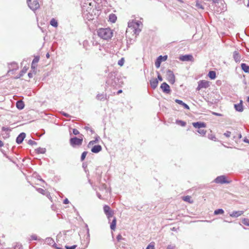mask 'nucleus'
Instances as JSON below:
<instances>
[{
  "mask_svg": "<svg viewBox=\"0 0 249 249\" xmlns=\"http://www.w3.org/2000/svg\"><path fill=\"white\" fill-rule=\"evenodd\" d=\"M117 240L118 242H121L122 240H125V239L121 234H118L117 236Z\"/></svg>",
  "mask_w": 249,
  "mask_h": 249,
  "instance_id": "obj_43",
  "label": "nucleus"
},
{
  "mask_svg": "<svg viewBox=\"0 0 249 249\" xmlns=\"http://www.w3.org/2000/svg\"><path fill=\"white\" fill-rule=\"evenodd\" d=\"M208 76L211 79H214L216 77L215 72L214 71H210Z\"/></svg>",
  "mask_w": 249,
  "mask_h": 249,
  "instance_id": "obj_27",
  "label": "nucleus"
},
{
  "mask_svg": "<svg viewBox=\"0 0 249 249\" xmlns=\"http://www.w3.org/2000/svg\"><path fill=\"white\" fill-rule=\"evenodd\" d=\"M46 241L47 242V243L49 245H55L54 242L52 238H47L46 239Z\"/></svg>",
  "mask_w": 249,
  "mask_h": 249,
  "instance_id": "obj_31",
  "label": "nucleus"
},
{
  "mask_svg": "<svg viewBox=\"0 0 249 249\" xmlns=\"http://www.w3.org/2000/svg\"><path fill=\"white\" fill-rule=\"evenodd\" d=\"M214 182L216 183H229V181H227L225 176H220L217 177L215 179Z\"/></svg>",
  "mask_w": 249,
  "mask_h": 249,
  "instance_id": "obj_9",
  "label": "nucleus"
},
{
  "mask_svg": "<svg viewBox=\"0 0 249 249\" xmlns=\"http://www.w3.org/2000/svg\"><path fill=\"white\" fill-rule=\"evenodd\" d=\"M195 6L198 9L203 10L204 9V6L198 1L196 2Z\"/></svg>",
  "mask_w": 249,
  "mask_h": 249,
  "instance_id": "obj_33",
  "label": "nucleus"
},
{
  "mask_svg": "<svg viewBox=\"0 0 249 249\" xmlns=\"http://www.w3.org/2000/svg\"><path fill=\"white\" fill-rule=\"evenodd\" d=\"M96 98L97 100L99 101H104L105 100H108L107 94L104 93L98 94L96 97Z\"/></svg>",
  "mask_w": 249,
  "mask_h": 249,
  "instance_id": "obj_16",
  "label": "nucleus"
},
{
  "mask_svg": "<svg viewBox=\"0 0 249 249\" xmlns=\"http://www.w3.org/2000/svg\"><path fill=\"white\" fill-rule=\"evenodd\" d=\"M179 60L182 61H194V58L191 54H185L181 55L179 58Z\"/></svg>",
  "mask_w": 249,
  "mask_h": 249,
  "instance_id": "obj_8",
  "label": "nucleus"
},
{
  "mask_svg": "<svg viewBox=\"0 0 249 249\" xmlns=\"http://www.w3.org/2000/svg\"><path fill=\"white\" fill-rule=\"evenodd\" d=\"M84 17L86 18L89 20H92L93 18H92V15H88V14L84 13Z\"/></svg>",
  "mask_w": 249,
  "mask_h": 249,
  "instance_id": "obj_40",
  "label": "nucleus"
},
{
  "mask_svg": "<svg viewBox=\"0 0 249 249\" xmlns=\"http://www.w3.org/2000/svg\"><path fill=\"white\" fill-rule=\"evenodd\" d=\"M124 58H122L118 61V64L121 66H122L124 64Z\"/></svg>",
  "mask_w": 249,
  "mask_h": 249,
  "instance_id": "obj_44",
  "label": "nucleus"
},
{
  "mask_svg": "<svg viewBox=\"0 0 249 249\" xmlns=\"http://www.w3.org/2000/svg\"><path fill=\"white\" fill-rule=\"evenodd\" d=\"M84 129L87 131H90L92 134L94 133V131L92 130V129L88 126H85Z\"/></svg>",
  "mask_w": 249,
  "mask_h": 249,
  "instance_id": "obj_46",
  "label": "nucleus"
},
{
  "mask_svg": "<svg viewBox=\"0 0 249 249\" xmlns=\"http://www.w3.org/2000/svg\"><path fill=\"white\" fill-rule=\"evenodd\" d=\"M100 139V137L99 136H97L94 140L91 141L89 142L88 147H90L91 146L93 145L94 144L98 143L99 142V140Z\"/></svg>",
  "mask_w": 249,
  "mask_h": 249,
  "instance_id": "obj_23",
  "label": "nucleus"
},
{
  "mask_svg": "<svg viewBox=\"0 0 249 249\" xmlns=\"http://www.w3.org/2000/svg\"><path fill=\"white\" fill-rule=\"evenodd\" d=\"M231 132L229 131H227L226 132H225L224 133V135L228 138L230 137L231 136Z\"/></svg>",
  "mask_w": 249,
  "mask_h": 249,
  "instance_id": "obj_48",
  "label": "nucleus"
},
{
  "mask_svg": "<svg viewBox=\"0 0 249 249\" xmlns=\"http://www.w3.org/2000/svg\"><path fill=\"white\" fill-rule=\"evenodd\" d=\"M29 7L34 11L39 7V4L37 0H27Z\"/></svg>",
  "mask_w": 249,
  "mask_h": 249,
  "instance_id": "obj_4",
  "label": "nucleus"
},
{
  "mask_svg": "<svg viewBox=\"0 0 249 249\" xmlns=\"http://www.w3.org/2000/svg\"><path fill=\"white\" fill-rule=\"evenodd\" d=\"M28 143L30 145H36L37 143L34 141H33L32 140H29L28 142Z\"/></svg>",
  "mask_w": 249,
  "mask_h": 249,
  "instance_id": "obj_47",
  "label": "nucleus"
},
{
  "mask_svg": "<svg viewBox=\"0 0 249 249\" xmlns=\"http://www.w3.org/2000/svg\"><path fill=\"white\" fill-rule=\"evenodd\" d=\"M150 83L151 87L155 89L158 86V80L156 78H152L150 80Z\"/></svg>",
  "mask_w": 249,
  "mask_h": 249,
  "instance_id": "obj_17",
  "label": "nucleus"
},
{
  "mask_svg": "<svg viewBox=\"0 0 249 249\" xmlns=\"http://www.w3.org/2000/svg\"><path fill=\"white\" fill-rule=\"evenodd\" d=\"M167 249H176V247L175 246L169 245L167 246Z\"/></svg>",
  "mask_w": 249,
  "mask_h": 249,
  "instance_id": "obj_53",
  "label": "nucleus"
},
{
  "mask_svg": "<svg viewBox=\"0 0 249 249\" xmlns=\"http://www.w3.org/2000/svg\"><path fill=\"white\" fill-rule=\"evenodd\" d=\"M234 108L235 110L239 112H242L243 111V107L242 105V101L241 100L240 103L234 105Z\"/></svg>",
  "mask_w": 249,
  "mask_h": 249,
  "instance_id": "obj_19",
  "label": "nucleus"
},
{
  "mask_svg": "<svg viewBox=\"0 0 249 249\" xmlns=\"http://www.w3.org/2000/svg\"><path fill=\"white\" fill-rule=\"evenodd\" d=\"M31 237L32 240H37V236L36 235H33L31 236Z\"/></svg>",
  "mask_w": 249,
  "mask_h": 249,
  "instance_id": "obj_55",
  "label": "nucleus"
},
{
  "mask_svg": "<svg viewBox=\"0 0 249 249\" xmlns=\"http://www.w3.org/2000/svg\"><path fill=\"white\" fill-rule=\"evenodd\" d=\"M175 102L178 104L182 106L188 110L190 109L189 107L186 104L184 103L182 101L178 99H176Z\"/></svg>",
  "mask_w": 249,
  "mask_h": 249,
  "instance_id": "obj_21",
  "label": "nucleus"
},
{
  "mask_svg": "<svg viewBox=\"0 0 249 249\" xmlns=\"http://www.w3.org/2000/svg\"><path fill=\"white\" fill-rule=\"evenodd\" d=\"M122 90L120 89V90H119L118 91V92H117V94H120V93H122Z\"/></svg>",
  "mask_w": 249,
  "mask_h": 249,
  "instance_id": "obj_64",
  "label": "nucleus"
},
{
  "mask_svg": "<svg viewBox=\"0 0 249 249\" xmlns=\"http://www.w3.org/2000/svg\"><path fill=\"white\" fill-rule=\"evenodd\" d=\"M72 133H73V134H74L75 135H77L79 134V131L77 129H75V128L73 129Z\"/></svg>",
  "mask_w": 249,
  "mask_h": 249,
  "instance_id": "obj_50",
  "label": "nucleus"
},
{
  "mask_svg": "<svg viewBox=\"0 0 249 249\" xmlns=\"http://www.w3.org/2000/svg\"><path fill=\"white\" fill-rule=\"evenodd\" d=\"M60 113L61 114H62L63 116H64L65 117H70V115L69 114H68V113H65V112H63V111H61L60 112Z\"/></svg>",
  "mask_w": 249,
  "mask_h": 249,
  "instance_id": "obj_52",
  "label": "nucleus"
},
{
  "mask_svg": "<svg viewBox=\"0 0 249 249\" xmlns=\"http://www.w3.org/2000/svg\"><path fill=\"white\" fill-rule=\"evenodd\" d=\"M224 210L222 209H218L216 210L214 212V214L215 215H217L219 214H223L224 213Z\"/></svg>",
  "mask_w": 249,
  "mask_h": 249,
  "instance_id": "obj_32",
  "label": "nucleus"
},
{
  "mask_svg": "<svg viewBox=\"0 0 249 249\" xmlns=\"http://www.w3.org/2000/svg\"><path fill=\"white\" fill-rule=\"evenodd\" d=\"M17 107L19 109H22L24 107V104L22 101H18L16 104Z\"/></svg>",
  "mask_w": 249,
  "mask_h": 249,
  "instance_id": "obj_25",
  "label": "nucleus"
},
{
  "mask_svg": "<svg viewBox=\"0 0 249 249\" xmlns=\"http://www.w3.org/2000/svg\"><path fill=\"white\" fill-rule=\"evenodd\" d=\"M14 249H23L21 244L19 243H16L14 246Z\"/></svg>",
  "mask_w": 249,
  "mask_h": 249,
  "instance_id": "obj_34",
  "label": "nucleus"
},
{
  "mask_svg": "<svg viewBox=\"0 0 249 249\" xmlns=\"http://www.w3.org/2000/svg\"><path fill=\"white\" fill-rule=\"evenodd\" d=\"M197 132L199 133L201 136H204L206 134V131L204 129H201L200 128L197 130Z\"/></svg>",
  "mask_w": 249,
  "mask_h": 249,
  "instance_id": "obj_39",
  "label": "nucleus"
},
{
  "mask_svg": "<svg viewBox=\"0 0 249 249\" xmlns=\"http://www.w3.org/2000/svg\"><path fill=\"white\" fill-rule=\"evenodd\" d=\"M157 73H158V79L159 80H160V81H162L163 80V79L161 77V76L160 74V73L157 72Z\"/></svg>",
  "mask_w": 249,
  "mask_h": 249,
  "instance_id": "obj_54",
  "label": "nucleus"
},
{
  "mask_svg": "<svg viewBox=\"0 0 249 249\" xmlns=\"http://www.w3.org/2000/svg\"><path fill=\"white\" fill-rule=\"evenodd\" d=\"M102 149V148L100 145H95L91 148V151L93 153H98L100 152Z\"/></svg>",
  "mask_w": 249,
  "mask_h": 249,
  "instance_id": "obj_15",
  "label": "nucleus"
},
{
  "mask_svg": "<svg viewBox=\"0 0 249 249\" xmlns=\"http://www.w3.org/2000/svg\"><path fill=\"white\" fill-rule=\"evenodd\" d=\"M97 33L98 36L104 40H108L110 39L113 36L112 30L108 28H100L98 29Z\"/></svg>",
  "mask_w": 249,
  "mask_h": 249,
  "instance_id": "obj_2",
  "label": "nucleus"
},
{
  "mask_svg": "<svg viewBox=\"0 0 249 249\" xmlns=\"http://www.w3.org/2000/svg\"><path fill=\"white\" fill-rule=\"evenodd\" d=\"M110 227L112 230H115L116 225V218L115 217H112L111 219Z\"/></svg>",
  "mask_w": 249,
  "mask_h": 249,
  "instance_id": "obj_20",
  "label": "nucleus"
},
{
  "mask_svg": "<svg viewBox=\"0 0 249 249\" xmlns=\"http://www.w3.org/2000/svg\"><path fill=\"white\" fill-rule=\"evenodd\" d=\"M36 150L38 154H44L46 152V149L44 148L39 147Z\"/></svg>",
  "mask_w": 249,
  "mask_h": 249,
  "instance_id": "obj_29",
  "label": "nucleus"
},
{
  "mask_svg": "<svg viewBox=\"0 0 249 249\" xmlns=\"http://www.w3.org/2000/svg\"><path fill=\"white\" fill-rule=\"evenodd\" d=\"M117 20V17L115 14H111L109 16V20L112 22L114 23Z\"/></svg>",
  "mask_w": 249,
  "mask_h": 249,
  "instance_id": "obj_26",
  "label": "nucleus"
},
{
  "mask_svg": "<svg viewBox=\"0 0 249 249\" xmlns=\"http://www.w3.org/2000/svg\"><path fill=\"white\" fill-rule=\"evenodd\" d=\"M104 211L109 222H110L114 214L113 211L110 209V208L108 205H106L104 206Z\"/></svg>",
  "mask_w": 249,
  "mask_h": 249,
  "instance_id": "obj_5",
  "label": "nucleus"
},
{
  "mask_svg": "<svg viewBox=\"0 0 249 249\" xmlns=\"http://www.w3.org/2000/svg\"><path fill=\"white\" fill-rule=\"evenodd\" d=\"M107 188V185L105 184H103L102 185V188L106 189Z\"/></svg>",
  "mask_w": 249,
  "mask_h": 249,
  "instance_id": "obj_61",
  "label": "nucleus"
},
{
  "mask_svg": "<svg viewBox=\"0 0 249 249\" xmlns=\"http://www.w3.org/2000/svg\"><path fill=\"white\" fill-rule=\"evenodd\" d=\"M183 200L186 202H188L190 203H193V201L191 199V196H187L183 197Z\"/></svg>",
  "mask_w": 249,
  "mask_h": 249,
  "instance_id": "obj_30",
  "label": "nucleus"
},
{
  "mask_svg": "<svg viewBox=\"0 0 249 249\" xmlns=\"http://www.w3.org/2000/svg\"><path fill=\"white\" fill-rule=\"evenodd\" d=\"M83 142L82 138H78L76 137L72 138L70 140V144L72 146H80Z\"/></svg>",
  "mask_w": 249,
  "mask_h": 249,
  "instance_id": "obj_6",
  "label": "nucleus"
},
{
  "mask_svg": "<svg viewBox=\"0 0 249 249\" xmlns=\"http://www.w3.org/2000/svg\"><path fill=\"white\" fill-rule=\"evenodd\" d=\"M142 23L141 21L136 20H133L128 23V28L126 32L132 30V32L136 35H138L141 31V27H142Z\"/></svg>",
  "mask_w": 249,
  "mask_h": 249,
  "instance_id": "obj_1",
  "label": "nucleus"
},
{
  "mask_svg": "<svg viewBox=\"0 0 249 249\" xmlns=\"http://www.w3.org/2000/svg\"><path fill=\"white\" fill-rule=\"evenodd\" d=\"M242 223L244 225L249 226V219L244 218L242 219Z\"/></svg>",
  "mask_w": 249,
  "mask_h": 249,
  "instance_id": "obj_36",
  "label": "nucleus"
},
{
  "mask_svg": "<svg viewBox=\"0 0 249 249\" xmlns=\"http://www.w3.org/2000/svg\"><path fill=\"white\" fill-rule=\"evenodd\" d=\"M241 66L242 70L244 72L249 73V66L247 65L245 63H242Z\"/></svg>",
  "mask_w": 249,
  "mask_h": 249,
  "instance_id": "obj_24",
  "label": "nucleus"
},
{
  "mask_svg": "<svg viewBox=\"0 0 249 249\" xmlns=\"http://www.w3.org/2000/svg\"><path fill=\"white\" fill-rule=\"evenodd\" d=\"M244 213L243 211H233L230 214V216L232 217H237Z\"/></svg>",
  "mask_w": 249,
  "mask_h": 249,
  "instance_id": "obj_18",
  "label": "nucleus"
},
{
  "mask_svg": "<svg viewBox=\"0 0 249 249\" xmlns=\"http://www.w3.org/2000/svg\"><path fill=\"white\" fill-rule=\"evenodd\" d=\"M8 130V128H7V127H5L4 126L2 127V131H7Z\"/></svg>",
  "mask_w": 249,
  "mask_h": 249,
  "instance_id": "obj_59",
  "label": "nucleus"
},
{
  "mask_svg": "<svg viewBox=\"0 0 249 249\" xmlns=\"http://www.w3.org/2000/svg\"><path fill=\"white\" fill-rule=\"evenodd\" d=\"M155 249V243L154 242L150 243L146 249Z\"/></svg>",
  "mask_w": 249,
  "mask_h": 249,
  "instance_id": "obj_37",
  "label": "nucleus"
},
{
  "mask_svg": "<svg viewBox=\"0 0 249 249\" xmlns=\"http://www.w3.org/2000/svg\"><path fill=\"white\" fill-rule=\"evenodd\" d=\"M88 152L87 151H84L82 153L81 156V161H83L85 158L86 155H87Z\"/></svg>",
  "mask_w": 249,
  "mask_h": 249,
  "instance_id": "obj_41",
  "label": "nucleus"
},
{
  "mask_svg": "<svg viewBox=\"0 0 249 249\" xmlns=\"http://www.w3.org/2000/svg\"><path fill=\"white\" fill-rule=\"evenodd\" d=\"M76 245H73L72 246H66L65 248L66 249H74L76 248Z\"/></svg>",
  "mask_w": 249,
  "mask_h": 249,
  "instance_id": "obj_49",
  "label": "nucleus"
},
{
  "mask_svg": "<svg viewBox=\"0 0 249 249\" xmlns=\"http://www.w3.org/2000/svg\"><path fill=\"white\" fill-rule=\"evenodd\" d=\"M213 114L214 115H216L217 116H221L222 115L220 113H216V112H213Z\"/></svg>",
  "mask_w": 249,
  "mask_h": 249,
  "instance_id": "obj_58",
  "label": "nucleus"
},
{
  "mask_svg": "<svg viewBox=\"0 0 249 249\" xmlns=\"http://www.w3.org/2000/svg\"><path fill=\"white\" fill-rule=\"evenodd\" d=\"M209 138L212 140L216 141V138L214 136H211V137H209Z\"/></svg>",
  "mask_w": 249,
  "mask_h": 249,
  "instance_id": "obj_57",
  "label": "nucleus"
},
{
  "mask_svg": "<svg viewBox=\"0 0 249 249\" xmlns=\"http://www.w3.org/2000/svg\"><path fill=\"white\" fill-rule=\"evenodd\" d=\"M167 58V55H164L163 56H162V55H160L159 56L155 63V66L157 68H159L160 67V64H161V62L162 61H165L166 60Z\"/></svg>",
  "mask_w": 249,
  "mask_h": 249,
  "instance_id": "obj_10",
  "label": "nucleus"
},
{
  "mask_svg": "<svg viewBox=\"0 0 249 249\" xmlns=\"http://www.w3.org/2000/svg\"><path fill=\"white\" fill-rule=\"evenodd\" d=\"M50 23L53 27H57L58 26L57 21L54 18L51 20Z\"/></svg>",
  "mask_w": 249,
  "mask_h": 249,
  "instance_id": "obj_28",
  "label": "nucleus"
},
{
  "mask_svg": "<svg viewBox=\"0 0 249 249\" xmlns=\"http://www.w3.org/2000/svg\"><path fill=\"white\" fill-rule=\"evenodd\" d=\"M209 84L208 81L205 80H201L198 82L197 90H200L202 88H207L209 87Z\"/></svg>",
  "mask_w": 249,
  "mask_h": 249,
  "instance_id": "obj_12",
  "label": "nucleus"
},
{
  "mask_svg": "<svg viewBox=\"0 0 249 249\" xmlns=\"http://www.w3.org/2000/svg\"><path fill=\"white\" fill-rule=\"evenodd\" d=\"M39 60V58L38 56H36L34 58L32 63V68L33 67V65L37 63L38 62Z\"/></svg>",
  "mask_w": 249,
  "mask_h": 249,
  "instance_id": "obj_35",
  "label": "nucleus"
},
{
  "mask_svg": "<svg viewBox=\"0 0 249 249\" xmlns=\"http://www.w3.org/2000/svg\"><path fill=\"white\" fill-rule=\"evenodd\" d=\"M69 203V201L67 198H66L63 201V203L65 204H68Z\"/></svg>",
  "mask_w": 249,
  "mask_h": 249,
  "instance_id": "obj_56",
  "label": "nucleus"
},
{
  "mask_svg": "<svg viewBox=\"0 0 249 249\" xmlns=\"http://www.w3.org/2000/svg\"><path fill=\"white\" fill-rule=\"evenodd\" d=\"M26 71H27V69L25 68H24L21 71H20V74H19V75L18 77H17V78H19L21 76H23V75L24 74V73H26Z\"/></svg>",
  "mask_w": 249,
  "mask_h": 249,
  "instance_id": "obj_42",
  "label": "nucleus"
},
{
  "mask_svg": "<svg viewBox=\"0 0 249 249\" xmlns=\"http://www.w3.org/2000/svg\"><path fill=\"white\" fill-rule=\"evenodd\" d=\"M28 76H29L30 78H32V77H33V73H31V72L28 73Z\"/></svg>",
  "mask_w": 249,
  "mask_h": 249,
  "instance_id": "obj_60",
  "label": "nucleus"
},
{
  "mask_svg": "<svg viewBox=\"0 0 249 249\" xmlns=\"http://www.w3.org/2000/svg\"><path fill=\"white\" fill-rule=\"evenodd\" d=\"M176 123L182 126H184L186 124V123L185 122L181 120H177Z\"/></svg>",
  "mask_w": 249,
  "mask_h": 249,
  "instance_id": "obj_38",
  "label": "nucleus"
},
{
  "mask_svg": "<svg viewBox=\"0 0 249 249\" xmlns=\"http://www.w3.org/2000/svg\"><path fill=\"white\" fill-rule=\"evenodd\" d=\"M233 57L234 60L237 62H239L241 59V56L237 51H234L233 54Z\"/></svg>",
  "mask_w": 249,
  "mask_h": 249,
  "instance_id": "obj_22",
  "label": "nucleus"
},
{
  "mask_svg": "<svg viewBox=\"0 0 249 249\" xmlns=\"http://www.w3.org/2000/svg\"><path fill=\"white\" fill-rule=\"evenodd\" d=\"M26 134L24 132L21 133L17 138L16 142L18 144H20L22 142L23 140L25 138Z\"/></svg>",
  "mask_w": 249,
  "mask_h": 249,
  "instance_id": "obj_14",
  "label": "nucleus"
},
{
  "mask_svg": "<svg viewBox=\"0 0 249 249\" xmlns=\"http://www.w3.org/2000/svg\"><path fill=\"white\" fill-rule=\"evenodd\" d=\"M3 146V142L0 140V147H2Z\"/></svg>",
  "mask_w": 249,
  "mask_h": 249,
  "instance_id": "obj_62",
  "label": "nucleus"
},
{
  "mask_svg": "<svg viewBox=\"0 0 249 249\" xmlns=\"http://www.w3.org/2000/svg\"><path fill=\"white\" fill-rule=\"evenodd\" d=\"M118 79L116 78L115 72H110L108 74L106 84L107 86H115L117 85Z\"/></svg>",
  "mask_w": 249,
  "mask_h": 249,
  "instance_id": "obj_3",
  "label": "nucleus"
},
{
  "mask_svg": "<svg viewBox=\"0 0 249 249\" xmlns=\"http://www.w3.org/2000/svg\"><path fill=\"white\" fill-rule=\"evenodd\" d=\"M244 141L245 142H247V143H249V140L247 139H245V140H244Z\"/></svg>",
  "mask_w": 249,
  "mask_h": 249,
  "instance_id": "obj_63",
  "label": "nucleus"
},
{
  "mask_svg": "<svg viewBox=\"0 0 249 249\" xmlns=\"http://www.w3.org/2000/svg\"><path fill=\"white\" fill-rule=\"evenodd\" d=\"M11 65L13 66V70H17L18 68V65L16 63H13L12 64H11Z\"/></svg>",
  "mask_w": 249,
  "mask_h": 249,
  "instance_id": "obj_51",
  "label": "nucleus"
},
{
  "mask_svg": "<svg viewBox=\"0 0 249 249\" xmlns=\"http://www.w3.org/2000/svg\"><path fill=\"white\" fill-rule=\"evenodd\" d=\"M160 88L164 93L169 94L171 92V89L169 86L165 82L163 83L161 85Z\"/></svg>",
  "mask_w": 249,
  "mask_h": 249,
  "instance_id": "obj_11",
  "label": "nucleus"
},
{
  "mask_svg": "<svg viewBox=\"0 0 249 249\" xmlns=\"http://www.w3.org/2000/svg\"><path fill=\"white\" fill-rule=\"evenodd\" d=\"M192 125L195 128L200 129L201 128H204L206 127V124L205 123L197 122L193 123Z\"/></svg>",
  "mask_w": 249,
  "mask_h": 249,
  "instance_id": "obj_13",
  "label": "nucleus"
},
{
  "mask_svg": "<svg viewBox=\"0 0 249 249\" xmlns=\"http://www.w3.org/2000/svg\"><path fill=\"white\" fill-rule=\"evenodd\" d=\"M37 191L38 193H39L41 194L45 195V192H46L45 190L42 188H37Z\"/></svg>",
  "mask_w": 249,
  "mask_h": 249,
  "instance_id": "obj_45",
  "label": "nucleus"
},
{
  "mask_svg": "<svg viewBox=\"0 0 249 249\" xmlns=\"http://www.w3.org/2000/svg\"><path fill=\"white\" fill-rule=\"evenodd\" d=\"M166 77L168 81L172 84L175 82V76L173 72L168 70L166 72Z\"/></svg>",
  "mask_w": 249,
  "mask_h": 249,
  "instance_id": "obj_7",
  "label": "nucleus"
}]
</instances>
